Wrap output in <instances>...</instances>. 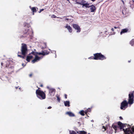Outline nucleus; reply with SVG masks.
Segmentation results:
<instances>
[{
  "label": "nucleus",
  "instance_id": "obj_1",
  "mask_svg": "<svg viewBox=\"0 0 134 134\" xmlns=\"http://www.w3.org/2000/svg\"><path fill=\"white\" fill-rule=\"evenodd\" d=\"M134 91L130 92L129 94V99L127 102L126 100H124L121 104L120 109L125 110L128 106V104H131L133 103Z\"/></svg>",
  "mask_w": 134,
  "mask_h": 134
},
{
  "label": "nucleus",
  "instance_id": "obj_2",
  "mask_svg": "<svg viewBox=\"0 0 134 134\" xmlns=\"http://www.w3.org/2000/svg\"><path fill=\"white\" fill-rule=\"evenodd\" d=\"M23 25V34L22 35H20L19 37L21 38H24L26 37H28L30 36L29 29L30 27V24L29 23L25 22L24 23Z\"/></svg>",
  "mask_w": 134,
  "mask_h": 134
},
{
  "label": "nucleus",
  "instance_id": "obj_3",
  "mask_svg": "<svg viewBox=\"0 0 134 134\" xmlns=\"http://www.w3.org/2000/svg\"><path fill=\"white\" fill-rule=\"evenodd\" d=\"M28 49L26 44L22 43L21 44V52H18V54L25 55L28 52Z\"/></svg>",
  "mask_w": 134,
  "mask_h": 134
},
{
  "label": "nucleus",
  "instance_id": "obj_4",
  "mask_svg": "<svg viewBox=\"0 0 134 134\" xmlns=\"http://www.w3.org/2000/svg\"><path fill=\"white\" fill-rule=\"evenodd\" d=\"M36 93L37 97L40 99H44L46 98V94L42 91L36 90Z\"/></svg>",
  "mask_w": 134,
  "mask_h": 134
},
{
  "label": "nucleus",
  "instance_id": "obj_5",
  "mask_svg": "<svg viewBox=\"0 0 134 134\" xmlns=\"http://www.w3.org/2000/svg\"><path fill=\"white\" fill-rule=\"evenodd\" d=\"M95 60H103L106 59V57L101 53H97L93 54Z\"/></svg>",
  "mask_w": 134,
  "mask_h": 134
},
{
  "label": "nucleus",
  "instance_id": "obj_6",
  "mask_svg": "<svg viewBox=\"0 0 134 134\" xmlns=\"http://www.w3.org/2000/svg\"><path fill=\"white\" fill-rule=\"evenodd\" d=\"M85 2L86 1H83V2H77V4L82 5V7H85L86 8L90 7L89 4L87 3H85Z\"/></svg>",
  "mask_w": 134,
  "mask_h": 134
},
{
  "label": "nucleus",
  "instance_id": "obj_7",
  "mask_svg": "<svg viewBox=\"0 0 134 134\" xmlns=\"http://www.w3.org/2000/svg\"><path fill=\"white\" fill-rule=\"evenodd\" d=\"M47 88L49 89V93L51 96H54L55 92V90L53 88H49L48 87Z\"/></svg>",
  "mask_w": 134,
  "mask_h": 134
},
{
  "label": "nucleus",
  "instance_id": "obj_8",
  "mask_svg": "<svg viewBox=\"0 0 134 134\" xmlns=\"http://www.w3.org/2000/svg\"><path fill=\"white\" fill-rule=\"evenodd\" d=\"M49 52L47 50H44V51H42V52L37 53H36L39 55H45L49 54Z\"/></svg>",
  "mask_w": 134,
  "mask_h": 134
},
{
  "label": "nucleus",
  "instance_id": "obj_9",
  "mask_svg": "<svg viewBox=\"0 0 134 134\" xmlns=\"http://www.w3.org/2000/svg\"><path fill=\"white\" fill-rule=\"evenodd\" d=\"M72 26L75 29L77 30V32H79L80 31V28L77 24H73L72 25Z\"/></svg>",
  "mask_w": 134,
  "mask_h": 134
},
{
  "label": "nucleus",
  "instance_id": "obj_10",
  "mask_svg": "<svg viewBox=\"0 0 134 134\" xmlns=\"http://www.w3.org/2000/svg\"><path fill=\"white\" fill-rule=\"evenodd\" d=\"M29 7L32 12V14L33 15L34 14V13H36L38 10V8L36 7H31L30 6Z\"/></svg>",
  "mask_w": 134,
  "mask_h": 134
},
{
  "label": "nucleus",
  "instance_id": "obj_11",
  "mask_svg": "<svg viewBox=\"0 0 134 134\" xmlns=\"http://www.w3.org/2000/svg\"><path fill=\"white\" fill-rule=\"evenodd\" d=\"M40 57H38L37 55H36L35 59L32 61V63H34L37 60H39L40 59Z\"/></svg>",
  "mask_w": 134,
  "mask_h": 134
},
{
  "label": "nucleus",
  "instance_id": "obj_12",
  "mask_svg": "<svg viewBox=\"0 0 134 134\" xmlns=\"http://www.w3.org/2000/svg\"><path fill=\"white\" fill-rule=\"evenodd\" d=\"M65 27L67 29L69 32L70 33H71L72 32V29L69 25H68V24H66V26H65Z\"/></svg>",
  "mask_w": 134,
  "mask_h": 134
},
{
  "label": "nucleus",
  "instance_id": "obj_13",
  "mask_svg": "<svg viewBox=\"0 0 134 134\" xmlns=\"http://www.w3.org/2000/svg\"><path fill=\"white\" fill-rule=\"evenodd\" d=\"M90 11L91 12H95L96 10V8L95 6L93 5L90 6Z\"/></svg>",
  "mask_w": 134,
  "mask_h": 134
},
{
  "label": "nucleus",
  "instance_id": "obj_14",
  "mask_svg": "<svg viewBox=\"0 0 134 134\" xmlns=\"http://www.w3.org/2000/svg\"><path fill=\"white\" fill-rule=\"evenodd\" d=\"M118 125L119 126V128H120V129L122 130L124 129L123 124L120 121H119L118 123Z\"/></svg>",
  "mask_w": 134,
  "mask_h": 134
},
{
  "label": "nucleus",
  "instance_id": "obj_15",
  "mask_svg": "<svg viewBox=\"0 0 134 134\" xmlns=\"http://www.w3.org/2000/svg\"><path fill=\"white\" fill-rule=\"evenodd\" d=\"M123 130L124 131L125 134H132V133L129 129H126L125 130L124 129H123Z\"/></svg>",
  "mask_w": 134,
  "mask_h": 134
},
{
  "label": "nucleus",
  "instance_id": "obj_16",
  "mask_svg": "<svg viewBox=\"0 0 134 134\" xmlns=\"http://www.w3.org/2000/svg\"><path fill=\"white\" fill-rule=\"evenodd\" d=\"M66 114L68 115L70 117H74L75 116V115L74 113L70 111L66 112Z\"/></svg>",
  "mask_w": 134,
  "mask_h": 134
},
{
  "label": "nucleus",
  "instance_id": "obj_17",
  "mask_svg": "<svg viewBox=\"0 0 134 134\" xmlns=\"http://www.w3.org/2000/svg\"><path fill=\"white\" fill-rule=\"evenodd\" d=\"M8 70L9 71L8 73L11 74L14 71V68L13 67L11 66L8 69Z\"/></svg>",
  "mask_w": 134,
  "mask_h": 134
},
{
  "label": "nucleus",
  "instance_id": "obj_18",
  "mask_svg": "<svg viewBox=\"0 0 134 134\" xmlns=\"http://www.w3.org/2000/svg\"><path fill=\"white\" fill-rule=\"evenodd\" d=\"M33 58V56L32 55H28L27 56L26 60L28 62H30V60Z\"/></svg>",
  "mask_w": 134,
  "mask_h": 134
},
{
  "label": "nucleus",
  "instance_id": "obj_19",
  "mask_svg": "<svg viewBox=\"0 0 134 134\" xmlns=\"http://www.w3.org/2000/svg\"><path fill=\"white\" fill-rule=\"evenodd\" d=\"M77 133L78 134H87V132L84 131H77Z\"/></svg>",
  "mask_w": 134,
  "mask_h": 134
},
{
  "label": "nucleus",
  "instance_id": "obj_20",
  "mask_svg": "<svg viewBox=\"0 0 134 134\" xmlns=\"http://www.w3.org/2000/svg\"><path fill=\"white\" fill-rule=\"evenodd\" d=\"M64 104L65 106L69 107L70 106V102L69 101H66L64 102Z\"/></svg>",
  "mask_w": 134,
  "mask_h": 134
},
{
  "label": "nucleus",
  "instance_id": "obj_21",
  "mask_svg": "<svg viewBox=\"0 0 134 134\" xmlns=\"http://www.w3.org/2000/svg\"><path fill=\"white\" fill-rule=\"evenodd\" d=\"M22 54H18V56L21 58H23V59H24L25 58V56L26 54H25V55H21Z\"/></svg>",
  "mask_w": 134,
  "mask_h": 134
},
{
  "label": "nucleus",
  "instance_id": "obj_22",
  "mask_svg": "<svg viewBox=\"0 0 134 134\" xmlns=\"http://www.w3.org/2000/svg\"><path fill=\"white\" fill-rule=\"evenodd\" d=\"M128 31V30L126 29H122L120 32V34L121 35L123 33L127 32Z\"/></svg>",
  "mask_w": 134,
  "mask_h": 134
},
{
  "label": "nucleus",
  "instance_id": "obj_23",
  "mask_svg": "<svg viewBox=\"0 0 134 134\" xmlns=\"http://www.w3.org/2000/svg\"><path fill=\"white\" fill-rule=\"evenodd\" d=\"M112 127L116 131H117V129L119 127H118L117 126L115 125L114 124H113L112 125Z\"/></svg>",
  "mask_w": 134,
  "mask_h": 134
},
{
  "label": "nucleus",
  "instance_id": "obj_24",
  "mask_svg": "<svg viewBox=\"0 0 134 134\" xmlns=\"http://www.w3.org/2000/svg\"><path fill=\"white\" fill-rule=\"evenodd\" d=\"M130 4H131V7L133 8L134 6V1L133 0V1L130 2Z\"/></svg>",
  "mask_w": 134,
  "mask_h": 134
},
{
  "label": "nucleus",
  "instance_id": "obj_25",
  "mask_svg": "<svg viewBox=\"0 0 134 134\" xmlns=\"http://www.w3.org/2000/svg\"><path fill=\"white\" fill-rule=\"evenodd\" d=\"M130 43L132 46H134V39H133L130 41Z\"/></svg>",
  "mask_w": 134,
  "mask_h": 134
},
{
  "label": "nucleus",
  "instance_id": "obj_26",
  "mask_svg": "<svg viewBox=\"0 0 134 134\" xmlns=\"http://www.w3.org/2000/svg\"><path fill=\"white\" fill-rule=\"evenodd\" d=\"M91 109L90 108H88L87 109L85 112L86 114H87V113L88 112H90L91 111Z\"/></svg>",
  "mask_w": 134,
  "mask_h": 134
},
{
  "label": "nucleus",
  "instance_id": "obj_27",
  "mask_svg": "<svg viewBox=\"0 0 134 134\" xmlns=\"http://www.w3.org/2000/svg\"><path fill=\"white\" fill-rule=\"evenodd\" d=\"M85 112L83 110L81 111L80 112V114L82 116H84V115Z\"/></svg>",
  "mask_w": 134,
  "mask_h": 134
},
{
  "label": "nucleus",
  "instance_id": "obj_28",
  "mask_svg": "<svg viewBox=\"0 0 134 134\" xmlns=\"http://www.w3.org/2000/svg\"><path fill=\"white\" fill-rule=\"evenodd\" d=\"M37 52H34V51H32L31 53H30L29 54V55H30V54H32L34 55H35L36 56V54H37Z\"/></svg>",
  "mask_w": 134,
  "mask_h": 134
},
{
  "label": "nucleus",
  "instance_id": "obj_29",
  "mask_svg": "<svg viewBox=\"0 0 134 134\" xmlns=\"http://www.w3.org/2000/svg\"><path fill=\"white\" fill-rule=\"evenodd\" d=\"M70 134H77L74 131H72L71 132H70Z\"/></svg>",
  "mask_w": 134,
  "mask_h": 134
},
{
  "label": "nucleus",
  "instance_id": "obj_30",
  "mask_svg": "<svg viewBox=\"0 0 134 134\" xmlns=\"http://www.w3.org/2000/svg\"><path fill=\"white\" fill-rule=\"evenodd\" d=\"M94 56H91L88 58V59H94L95 60V59H94Z\"/></svg>",
  "mask_w": 134,
  "mask_h": 134
},
{
  "label": "nucleus",
  "instance_id": "obj_31",
  "mask_svg": "<svg viewBox=\"0 0 134 134\" xmlns=\"http://www.w3.org/2000/svg\"><path fill=\"white\" fill-rule=\"evenodd\" d=\"M83 0H76V3H77V2H83Z\"/></svg>",
  "mask_w": 134,
  "mask_h": 134
},
{
  "label": "nucleus",
  "instance_id": "obj_32",
  "mask_svg": "<svg viewBox=\"0 0 134 134\" xmlns=\"http://www.w3.org/2000/svg\"><path fill=\"white\" fill-rule=\"evenodd\" d=\"M51 17L52 18H57V17L55 15L53 14L51 16Z\"/></svg>",
  "mask_w": 134,
  "mask_h": 134
},
{
  "label": "nucleus",
  "instance_id": "obj_33",
  "mask_svg": "<svg viewBox=\"0 0 134 134\" xmlns=\"http://www.w3.org/2000/svg\"><path fill=\"white\" fill-rule=\"evenodd\" d=\"M44 10V9H42L40 10V11L38 12L39 13H40L41 12L43 11Z\"/></svg>",
  "mask_w": 134,
  "mask_h": 134
},
{
  "label": "nucleus",
  "instance_id": "obj_34",
  "mask_svg": "<svg viewBox=\"0 0 134 134\" xmlns=\"http://www.w3.org/2000/svg\"><path fill=\"white\" fill-rule=\"evenodd\" d=\"M57 100L59 102L60 101V99L58 96L57 97Z\"/></svg>",
  "mask_w": 134,
  "mask_h": 134
},
{
  "label": "nucleus",
  "instance_id": "obj_35",
  "mask_svg": "<svg viewBox=\"0 0 134 134\" xmlns=\"http://www.w3.org/2000/svg\"><path fill=\"white\" fill-rule=\"evenodd\" d=\"M131 129L133 132V133H134V127H132L131 128Z\"/></svg>",
  "mask_w": 134,
  "mask_h": 134
},
{
  "label": "nucleus",
  "instance_id": "obj_36",
  "mask_svg": "<svg viewBox=\"0 0 134 134\" xmlns=\"http://www.w3.org/2000/svg\"><path fill=\"white\" fill-rule=\"evenodd\" d=\"M102 127H103V128L104 129V131H105L106 130V128L105 127V126H103Z\"/></svg>",
  "mask_w": 134,
  "mask_h": 134
},
{
  "label": "nucleus",
  "instance_id": "obj_37",
  "mask_svg": "<svg viewBox=\"0 0 134 134\" xmlns=\"http://www.w3.org/2000/svg\"><path fill=\"white\" fill-rule=\"evenodd\" d=\"M32 73H31L29 75V76L30 77H31L32 76Z\"/></svg>",
  "mask_w": 134,
  "mask_h": 134
},
{
  "label": "nucleus",
  "instance_id": "obj_38",
  "mask_svg": "<svg viewBox=\"0 0 134 134\" xmlns=\"http://www.w3.org/2000/svg\"><path fill=\"white\" fill-rule=\"evenodd\" d=\"M65 20L66 21V20H67L68 21L69 20V18H65Z\"/></svg>",
  "mask_w": 134,
  "mask_h": 134
},
{
  "label": "nucleus",
  "instance_id": "obj_39",
  "mask_svg": "<svg viewBox=\"0 0 134 134\" xmlns=\"http://www.w3.org/2000/svg\"><path fill=\"white\" fill-rule=\"evenodd\" d=\"M37 87L38 88V89L37 90H36L41 91V90H40V89H41V88H40L38 87V86H37Z\"/></svg>",
  "mask_w": 134,
  "mask_h": 134
},
{
  "label": "nucleus",
  "instance_id": "obj_40",
  "mask_svg": "<svg viewBox=\"0 0 134 134\" xmlns=\"http://www.w3.org/2000/svg\"><path fill=\"white\" fill-rule=\"evenodd\" d=\"M67 95L66 94H65V98H66V99L67 98Z\"/></svg>",
  "mask_w": 134,
  "mask_h": 134
},
{
  "label": "nucleus",
  "instance_id": "obj_41",
  "mask_svg": "<svg viewBox=\"0 0 134 134\" xmlns=\"http://www.w3.org/2000/svg\"><path fill=\"white\" fill-rule=\"evenodd\" d=\"M40 86L41 87H43V85L42 84H41Z\"/></svg>",
  "mask_w": 134,
  "mask_h": 134
},
{
  "label": "nucleus",
  "instance_id": "obj_42",
  "mask_svg": "<svg viewBox=\"0 0 134 134\" xmlns=\"http://www.w3.org/2000/svg\"><path fill=\"white\" fill-rule=\"evenodd\" d=\"M52 107L51 106H49L47 108L48 109H51L52 108Z\"/></svg>",
  "mask_w": 134,
  "mask_h": 134
},
{
  "label": "nucleus",
  "instance_id": "obj_43",
  "mask_svg": "<svg viewBox=\"0 0 134 134\" xmlns=\"http://www.w3.org/2000/svg\"><path fill=\"white\" fill-rule=\"evenodd\" d=\"M126 124H123V125H124V128L125 127H126Z\"/></svg>",
  "mask_w": 134,
  "mask_h": 134
},
{
  "label": "nucleus",
  "instance_id": "obj_44",
  "mask_svg": "<svg viewBox=\"0 0 134 134\" xmlns=\"http://www.w3.org/2000/svg\"><path fill=\"white\" fill-rule=\"evenodd\" d=\"M111 30H112L113 31H114V29L113 28H111Z\"/></svg>",
  "mask_w": 134,
  "mask_h": 134
},
{
  "label": "nucleus",
  "instance_id": "obj_45",
  "mask_svg": "<svg viewBox=\"0 0 134 134\" xmlns=\"http://www.w3.org/2000/svg\"><path fill=\"white\" fill-rule=\"evenodd\" d=\"M121 1L122 2L123 4H124V2L123 1V0H121Z\"/></svg>",
  "mask_w": 134,
  "mask_h": 134
},
{
  "label": "nucleus",
  "instance_id": "obj_46",
  "mask_svg": "<svg viewBox=\"0 0 134 134\" xmlns=\"http://www.w3.org/2000/svg\"><path fill=\"white\" fill-rule=\"evenodd\" d=\"M119 118L120 119H122V118L121 116H120Z\"/></svg>",
  "mask_w": 134,
  "mask_h": 134
},
{
  "label": "nucleus",
  "instance_id": "obj_47",
  "mask_svg": "<svg viewBox=\"0 0 134 134\" xmlns=\"http://www.w3.org/2000/svg\"><path fill=\"white\" fill-rule=\"evenodd\" d=\"M91 0L93 2H94V1H95L96 0Z\"/></svg>",
  "mask_w": 134,
  "mask_h": 134
},
{
  "label": "nucleus",
  "instance_id": "obj_48",
  "mask_svg": "<svg viewBox=\"0 0 134 134\" xmlns=\"http://www.w3.org/2000/svg\"><path fill=\"white\" fill-rule=\"evenodd\" d=\"M131 61L130 60H129L128 61V62L129 63H130V62Z\"/></svg>",
  "mask_w": 134,
  "mask_h": 134
},
{
  "label": "nucleus",
  "instance_id": "obj_49",
  "mask_svg": "<svg viewBox=\"0 0 134 134\" xmlns=\"http://www.w3.org/2000/svg\"><path fill=\"white\" fill-rule=\"evenodd\" d=\"M114 28H115V29H116L117 28V27H114Z\"/></svg>",
  "mask_w": 134,
  "mask_h": 134
},
{
  "label": "nucleus",
  "instance_id": "obj_50",
  "mask_svg": "<svg viewBox=\"0 0 134 134\" xmlns=\"http://www.w3.org/2000/svg\"><path fill=\"white\" fill-rule=\"evenodd\" d=\"M122 13H123V14H124V13H123V11H122Z\"/></svg>",
  "mask_w": 134,
  "mask_h": 134
},
{
  "label": "nucleus",
  "instance_id": "obj_51",
  "mask_svg": "<svg viewBox=\"0 0 134 134\" xmlns=\"http://www.w3.org/2000/svg\"><path fill=\"white\" fill-rule=\"evenodd\" d=\"M3 63L2 62V63H1V64L2 65H3Z\"/></svg>",
  "mask_w": 134,
  "mask_h": 134
},
{
  "label": "nucleus",
  "instance_id": "obj_52",
  "mask_svg": "<svg viewBox=\"0 0 134 134\" xmlns=\"http://www.w3.org/2000/svg\"><path fill=\"white\" fill-rule=\"evenodd\" d=\"M67 1H69V0H67Z\"/></svg>",
  "mask_w": 134,
  "mask_h": 134
},
{
  "label": "nucleus",
  "instance_id": "obj_53",
  "mask_svg": "<svg viewBox=\"0 0 134 134\" xmlns=\"http://www.w3.org/2000/svg\"><path fill=\"white\" fill-rule=\"evenodd\" d=\"M132 134H134V133H132Z\"/></svg>",
  "mask_w": 134,
  "mask_h": 134
}]
</instances>
